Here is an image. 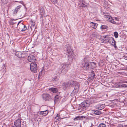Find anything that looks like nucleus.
<instances>
[{"mask_svg": "<svg viewBox=\"0 0 127 127\" xmlns=\"http://www.w3.org/2000/svg\"><path fill=\"white\" fill-rule=\"evenodd\" d=\"M68 65L67 64L63 65L61 67V69H58V70L56 72V73L61 74L63 73V74H65L69 69Z\"/></svg>", "mask_w": 127, "mask_h": 127, "instance_id": "1", "label": "nucleus"}, {"mask_svg": "<svg viewBox=\"0 0 127 127\" xmlns=\"http://www.w3.org/2000/svg\"><path fill=\"white\" fill-rule=\"evenodd\" d=\"M21 21H19L15 27H17L18 30L22 31H24L27 29L26 26L24 25L23 23H21Z\"/></svg>", "mask_w": 127, "mask_h": 127, "instance_id": "2", "label": "nucleus"}, {"mask_svg": "<svg viewBox=\"0 0 127 127\" xmlns=\"http://www.w3.org/2000/svg\"><path fill=\"white\" fill-rule=\"evenodd\" d=\"M30 69L32 71L36 73L37 71V66L35 63H32L30 64Z\"/></svg>", "mask_w": 127, "mask_h": 127, "instance_id": "3", "label": "nucleus"}, {"mask_svg": "<svg viewBox=\"0 0 127 127\" xmlns=\"http://www.w3.org/2000/svg\"><path fill=\"white\" fill-rule=\"evenodd\" d=\"M107 39L108 42L110 44L113 45L115 47L116 46V41L112 37H110Z\"/></svg>", "mask_w": 127, "mask_h": 127, "instance_id": "4", "label": "nucleus"}, {"mask_svg": "<svg viewBox=\"0 0 127 127\" xmlns=\"http://www.w3.org/2000/svg\"><path fill=\"white\" fill-rule=\"evenodd\" d=\"M14 125L16 127H21V123L20 118H18L17 120L15 121Z\"/></svg>", "mask_w": 127, "mask_h": 127, "instance_id": "5", "label": "nucleus"}, {"mask_svg": "<svg viewBox=\"0 0 127 127\" xmlns=\"http://www.w3.org/2000/svg\"><path fill=\"white\" fill-rule=\"evenodd\" d=\"M28 60L30 62L33 63L35 60V58L34 56L32 54H30L28 57Z\"/></svg>", "mask_w": 127, "mask_h": 127, "instance_id": "6", "label": "nucleus"}, {"mask_svg": "<svg viewBox=\"0 0 127 127\" xmlns=\"http://www.w3.org/2000/svg\"><path fill=\"white\" fill-rule=\"evenodd\" d=\"M89 105V103H87L86 102H83L79 105V107L82 108L85 110L86 108Z\"/></svg>", "mask_w": 127, "mask_h": 127, "instance_id": "7", "label": "nucleus"}, {"mask_svg": "<svg viewBox=\"0 0 127 127\" xmlns=\"http://www.w3.org/2000/svg\"><path fill=\"white\" fill-rule=\"evenodd\" d=\"M106 18L107 20L113 24H116V22L114 21V19H113L111 17L109 16H106Z\"/></svg>", "mask_w": 127, "mask_h": 127, "instance_id": "8", "label": "nucleus"}, {"mask_svg": "<svg viewBox=\"0 0 127 127\" xmlns=\"http://www.w3.org/2000/svg\"><path fill=\"white\" fill-rule=\"evenodd\" d=\"M18 22L17 21V20L11 19L10 21V25H14L13 27L15 28L16 27L15 26L18 23Z\"/></svg>", "mask_w": 127, "mask_h": 127, "instance_id": "9", "label": "nucleus"}, {"mask_svg": "<svg viewBox=\"0 0 127 127\" xmlns=\"http://www.w3.org/2000/svg\"><path fill=\"white\" fill-rule=\"evenodd\" d=\"M42 97L43 100H47L49 99L50 98V96L48 94H44L42 95Z\"/></svg>", "mask_w": 127, "mask_h": 127, "instance_id": "10", "label": "nucleus"}, {"mask_svg": "<svg viewBox=\"0 0 127 127\" xmlns=\"http://www.w3.org/2000/svg\"><path fill=\"white\" fill-rule=\"evenodd\" d=\"M79 83H77L75 85V87L74 89L73 92L75 93H78V90L79 88Z\"/></svg>", "mask_w": 127, "mask_h": 127, "instance_id": "11", "label": "nucleus"}, {"mask_svg": "<svg viewBox=\"0 0 127 127\" xmlns=\"http://www.w3.org/2000/svg\"><path fill=\"white\" fill-rule=\"evenodd\" d=\"M48 113V111L47 110H45L44 111H40L38 114V116L43 115L46 116Z\"/></svg>", "mask_w": 127, "mask_h": 127, "instance_id": "12", "label": "nucleus"}, {"mask_svg": "<svg viewBox=\"0 0 127 127\" xmlns=\"http://www.w3.org/2000/svg\"><path fill=\"white\" fill-rule=\"evenodd\" d=\"M78 5L80 7H86V5L85 4V3L83 1V0H79Z\"/></svg>", "mask_w": 127, "mask_h": 127, "instance_id": "13", "label": "nucleus"}, {"mask_svg": "<svg viewBox=\"0 0 127 127\" xmlns=\"http://www.w3.org/2000/svg\"><path fill=\"white\" fill-rule=\"evenodd\" d=\"M83 69L86 70H88L89 69V63H85L84 64Z\"/></svg>", "mask_w": 127, "mask_h": 127, "instance_id": "14", "label": "nucleus"}, {"mask_svg": "<svg viewBox=\"0 0 127 127\" xmlns=\"http://www.w3.org/2000/svg\"><path fill=\"white\" fill-rule=\"evenodd\" d=\"M49 90L51 92L54 93L58 92V89L56 88H51L49 89Z\"/></svg>", "mask_w": 127, "mask_h": 127, "instance_id": "15", "label": "nucleus"}, {"mask_svg": "<svg viewBox=\"0 0 127 127\" xmlns=\"http://www.w3.org/2000/svg\"><path fill=\"white\" fill-rule=\"evenodd\" d=\"M105 107V105L103 104H100L97 105L96 107L99 110L102 109Z\"/></svg>", "mask_w": 127, "mask_h": 127, "instance_id": "16", "label": "nucleus"}, {"mask_svg": "<svg viewBox=\"0 0 127 127\" xmlns=\"http://www.w3.org/2000/svg\"><path fill=\"white\" fill-rule=\"evenodd\" d=\"M22 6L21 5H19L17 6L16 8L13 11V14H16L17 13V12L21 8Z\"/></svg>", "mask_w": 127, "mask_h": 127, "instance_id": "17", "label": "nucleus"}, {"mask_svg": "<svg viewBox=\"0 0 127 127\" xmlns=\"http://www.w3.org/2000/svg\"><path fill=\"white\" fill-rule=\"evenodd\" d=\"M70 83L69 82H64L62 84L64 88L66 89L67 87L70 86Z\"/></svg>", "mask_w": 127, "mask_h": 127, "instance_id": "18", "label": "nucleus"}, {"mask_svg": "<svg viewBox=\"0 0 127 127\" xmlns=\"http://www.w3.org/2000/svg\"><path fill=\"white\" fill-rule=\"evenodd\" d=\"M90 25L91 27L95 29L97 28V24L92 22L90 23Z\"/></svg>", "mask_w": 127, "mask_h": 127, "instance_id": "19", "label": "nucleus"}, {"mask_svg": "<svg viewBox=\"0 0 127 127\" xmlns=\"http://www.w3.org/2000/svg\"><path fill=\"white\" fill-rule=\"evenodd\" d=\"M40 17L41 18L45 16V12L43 9H40Z\"/></svg>", "mask_w": 127, "mask_h": 127, "instance_id": "20", "label": "nucleus"}, {"mask_svg": "<svg viewBox=\"0 0 127 127\" xmlns=\"http://www.w3.org/2000/svg\"><path fill=\"white\" fill-rule=\"evenodd\" d=\"M67 52L68 54V56H69L72 55V51L70 48H68L67 50Z\"/></svg>", "mask_w": 127, "mask_h": 127, "instance_id": "21", "label": "nucleus"}, {"mask_svg": "<svg viewBox=\"0 0 127 127\" xmlns=\"http://www.w3.org/2000/svg\"><path fill=\"white\" fill-rule=\"evenodd\" d=\"M83 117V116H79L77 117H76L74 119V121H77L78 120H80L81 118H82Z\"/></svg>", "mask_w": 127, "mask_h": 127, "instance_id": "22", "label": "nucleus"}, {"mask_svg": "<svg viewBox=\"0 0 127 127\" xmlns=\"http://www.w3.org/2000/svg\"><path fill=\"white\" fill-rule=\"evenodd\" d=\"M15 55L16 56L19 58H20L21 57V53L20 52H17L15 53Z\"/></svg>", "mask_w": 127, "mask_h": 127, "instance_id": "23", "label": "nucleus"}, {"mask_svg": "<svg viewBox=\"0 0 127 127\" xmlns=\"http://www.w3.org/2000/svg\"><path fill=\"white\" fill-rule=\"evenodd\" d=\"M94 113L96 115H98L100 114L101 113L100 111L96 110L94 112Z\"/></svg>", "mask_w": 127, "mask_h": 127, "instance_id": "24", "label": "nucleus"}, {"mask_svg": "<svg viewBox=\"0 0 127 127\" xmlns=\"http://www.w3.org/2000/svg\"><path fill=\"white\" fill-rule=\"evenodd\" d=\"M107 26L104 25H102L100 27V28L101 29H105L107 28Z\"/></svg>", "mask_w": 127, "mask_h": 127, "instance_id": "25", "label": "nucleus"}, {"mask_svg": "<svg viewBox=\"0 0 127 127\" xmlns=\"http://www.w3.org/2000/svg\"><path fill=\"white\" fill-rule=\"evenodd\" d=\"M114 35L116 38H117L118 36V33L117 32H114Z\"/></svg>", "mask_w": 127, "mask_h": 127, "instance_id": "26", "label": "nucleus"}, {"mask_svg": "<svg viewBox=\"0 0 127 127\" xmlns=\"http://www.w3.org/2000/svg\"><path fill=\"white\" fill-rule=\"evenodd\" d=\"M92 35L93 36H96V37H99V35H98L95 32H93L92 33Z\"/></svg>", "mask_w": 127, "mask_h": 127, "instance_id": "27", "label": "nucleus"}, {"mask_svg": "<svg viewBox=\"0 0 127 127\" xmlns=\"http://www.w3.org/2000/svg\"><path fill=\"white\" fill-rule=\"evenodd\" d=\"M98 127H106V126L105 124L102 123L99 124Z\"/></svg>", "mask_w": 127, "mask_h": 127, "instance_id": "28", "label": "nucleus"}, {"mask_svg": "<svg viewBox=\"0 0 127 127\" xmlns=\"http://www.w3.org/2000/svg\"><path fill=\"white\" fill-rule=\"evenodd\" d=\"M59 96L58 95H56L55 97V99L54 101H57L58 100V99H59Z\"/></svg>", "mask_w": 127, "mask_h": 127, "instance_id": "29", "label": "nucleus"}, {"mask_svg": "<svg viewBox=\"0 0 127 127\" xmlns=\"http://www.w3.org/2000/svg\"><path fill=\"white\" fill-rule=\"evenodd\" d=\"M59 80V79L57 76H55L52 79L53 81H57Z\"/></svg>", "mask_w": 127, "mask_h": 127, "instance_id": "30", "label": "nucleus"}, {"mask_svg": "<svg viewBox=\"0 0 127 127\" xmlns=\"http://www.w3.org/2000/svg\"><path fill=\"white\" fill-rule=\"evenodd\" d=\"M101 37L102 38H103L104 39L105 38H107L108 39V38L110 37H109V36L108 35H104V36H101Z\"/></svg>", "mask_w": 127, "mask_h": 127, "instance_id": "31", "label": "nucleus"}, {"mask_svg": "<svg viewBox=\"0 0 127 127\" xmlns=\"http://www.w3.org/2000/svg\"><path fill=\"white\" fill-rule=\"evenodd\" d=\"M78 110H79V111L80 112H81L85 110V109L83 108L80 107L78 109Z\"/></svg>", "mask_w": 127, "mask_h": 127, "instance_id": "32", "label": "nucleus"}, {"mask_svg": "<svg viewBox=\"0 0 127 127\" xmlns=\"http://www.w3.org/2000/svg\"><path fill=\"white\" fill-rule=\"evenodd\" d=\"M31 23L32 26H34L35 25V23L33 21H32L31 22Z\"/></svg>", "mask_w": 127, "mask_h": 127, "instance_id": "33", "label": "nucleus"}, {"mask_svg": "<svg viewBox=\"0 0 127 127\" xmlns=\"http://www.w3.org/2000/svg\"><path fill=\"white\" fill-rule=\"evenodd\" d=\"M52 2L53 3H57V0H51Z\"/></svg>", "mask_w": 127, "mask_h": 127, "instance_id": "34", "label": "nucleus"}, {"mask_svg": "<svg viewBox=\"0 0 127 127\" xmlns=\"http://www.w3.org/2000/svg\"><path fill=\"white\" fill-rule=\"evenodd\" d=\"M114 19H115L116 21H118L119 20L118 18L117 17H115Z\"/></svg>", "mask_w": 127, "mask_h": 127, "instance_id": "35", "label": "nucleus"}, {"mask_svg": "<svg viewBox=\"0 0 127 127\" xmlns=\"http://www.w3.org/2000/svg\"><path fill=\"white\" fill-rule=\"evenodd\" d=\"M104 40H105L107 42H108V39H107V38H106V39H104Z\"/></svg>", "mask_w": 127, "mask_h": 127, "instance_id": "36", "label": "nucleus"}, {"mask_svg": "<svg viewBox=\"0 0 127 127\" xmlns=\"http://www.w3.org/2000/svg\"><path fill=\"white\" fill-rule=\"evenodd\" d=\"M3 65H4L3 66H4V67H5V69L6 68V65L4 64H3Z\"/></svg>", "mask_w": 127, "mask_h": 127, "instance_id": "37", "label": "nucleus"}, {"mask_svg": "<svg viewBox=\"0 0 127 127\" xmlns=\"http://www.w3.org/2000/svg\"><path fill=\"white\" fill-rule=\"evenodd\" d=\"M122 127H127V126H125Z\"/></svg>", "mask_w": 127, "mask_h": 127, "instance_id": "38", "label": "nucleus"}, {"mask_svg": "<svg viewBox=\"0 0 127 127\" xmlns=\"http://www.w3.org/2000/svg\"><path fill=\"white\" fill-rule=\"evenodd\" d=\"M7 35L9 37V35H8V34H7Z\"/></svg>", "mask_w": 127, "mask_h": 127, "instance_id": "39", "label": "nucleus"}, {"mask_svg": "<svg viewBox=\"0 0 127 127\" xmlns=\"http://www.w3.org/2000/svg\"><path fill=\"white\" fill-rule=\"evenodd\" d=\"M23 5L25 7V4H23Z\"/></svg>", "mask_w": 127, "mask_h": 127, "instance_id": "40", "label": "nucleus"}]
</instances>
